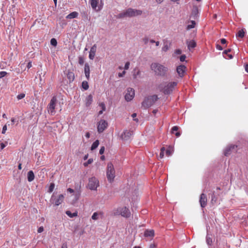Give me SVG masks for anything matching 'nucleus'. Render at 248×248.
<instances>
[{
    "instance_id": "obj_29",
    "label": "nucleus",
    "mask_w": 248,
    "mask_h": 248,
    "mask_svg": "<svg viewBox=\"0 0 248 248\" xmlns=\"http://www.w3.org/2000/svg\"><path fill=\"white\" fill-rule=\"evenodd\" d=\"M67 77L70 81H73L75 78L74 74L71 71H68L67 73Z\"/></svg>"
},
{
    "instance_id": "obj_47",
    "label": "nucleus",
    "mask_w": 248,
    "mask_h": 248,
    "mask_svg": "<svg viewBox=\"0 0 248 248\" xmlns=\"http://www.w3.org/2000/svg\"><path fill=\"white\" fill-rule=\"evenodd\" d=\"M44 231V227L43 226H41L40 227L38 230H37V232L38 233H41L42 232H43Z\"/></svg>"
},
{
    "instance_id": "obj_54",
    "label": "nucleus",
    "mask_w": 248,
    "mask_h": 248,
    "mask_svg": "<svg viewBox=\"0 0 248 248\" xmlns=\"http://www.w3.org/2000/svg\"><path fill=\"white\" fill-rule=\"evenodd\" d=\"M156 245L155 244H151L149 248H156Z\"/></svg>"
},
{
    "instance_id": "obj_44",
    "label": "nucleus",
    "mask_w": 248,
    "mask_h": 248,
    "mask_svg": "<svg viewBox=\"0 0 248 248\" xmlns=\"http://www.w3.org/2000/svg\"><path fill=\"white\" fill-rule=\"evenodd\" d=\"M142 40L145 44H147L148 43L149 39L148 37H145L142 39Z\"/></svg>"
},
{
    "instance_id": "obj_16",
    "label": "nucleus",
    "mask_w": 248,
    "mask_h": 248,
    "mask_svg": "<svg viewBox=\"0 0 248 248\" xmlns=\"http://www.w3.org/2000/svg\"><path fill=\"white\" fill-rule=\"evenodd\" d=\"M96 45L94 44L91 48L89 52V57L91 60H93L95 55L96 51Z\"/></svg>"
},
{
    "instance_id": "obj_41",
    "label": "nucleus",
    "mask_w": 248,
    "mask_h": 248,
    "mask_svg": "<svg viewBox=\"0 0 248 248\" xmlns=\"http://www.w3.org/2000/svg\"><path fill=\"white\" fill-rule=\"evenodd\" d=\"M7 74V73L5 71H1L0 72V78H2L5 76H6Z\"/></svg>"
},
{
    "instance_id": "obj_60",
    "label": "nucleus",
    "mask_w": 248,
    "mask_h": 248,
    "mask_svg": "<svg viewBox=\"0 0 248 248\" xmlns=\"http://www.w3.org/2000/svg\"><path fill=\"white\" fill-rule=\"evenodd\" d=\"M125 74V72L124 71L122 73H119V77H122Z\"/></svg>"
},
{
    "instance_id": "obj_59",
    "label": "nucleus",
    "mask_w": 248,
    "mask_h": 248,
    "mask_svg": "<svg viewBox=\"0 0 248 248\" xmlns=\"http://www.w3.org/2000/svg\"><path fill=\"white\" fill-rule=\"evenodd\" d=\"M27 66L28 68H29V69L32 66L31 62H28Z\"/></svg>"
},
{
    "instance_id": "obj_20",
    "label": "nucleus",
    "mask_w": 248,
    "mask_h": 248,
    "mask_svg": "<svg viewBox=\"0 0 248 248\" xmlns=\"http://www.w3.org/2000/svg\"><path fill=\"white\" fill-rule=\"evenodd\" d=\"M104 213L103 212H94L92 216V218L93 220H96L99 218V216L102 217Z\"/></svg>"
},
{
    "instance_id": "obj_57",
    "label": "nucleus",
    "mask_w": 248,
    "mask_h": 248,
    "mask_svg": "<svg viewBox=\"0 0 248 248\" xmlns=\"http://www.w3.org/2000/svg\"><path fill=\"white\" fill-rule=\"evenodd\" d=\"M5 147V145L3 142L0 143V148L3 149Z\"/></svg>"
},
{
    "instance_id": "obj_43",
    "label": "nucleus",
    "mask_w": 248,
    "mask_h": 248,
    "mask_svg": "<svg viewBox=\"0 0 248 248\" xmlns=\"http://www.w3.org/2000/svg\"><path fill=\"white\" fill-rule=\"evenodd\" d=\"M99 106L101 108H102V110H105L106 109V106H105V105L104 103H101L99 104Z\"/></svg>"
},
{
    "instance_id": "obj_46",
    "label": "nucleus",
    "mask_w": 248,
    "mask_h": 248,
    "mask_svg": "<svg viewBox=\"0 0 248 248\" xmlns=\"http://www.w3.org/2000/svg\"><path fill=\"white\" fill-rule=\"evenodd\" d=\"M104 151H105V147L104 146H102L101 147V148L99 150V154L100 155H102L103 154H104Z\"/></svg>"
},
{
    "instance_id": "obj_55",
    "label": "nucleus",
    "mask_w": 248,
    "mask_h": 248,
    "mask_svg": "<svg viewBox=\"0 0 248 248\" xmlns=\"http://www.w3.org/2000/svg\"><path fill=\"white\" fill-rule=\"evenodd\" d=\"M61 248H67V244L65 243L62 244Z\"/></svg>"
},
{
    "instance_id": "obj_42",
    "label": "nucleus",
    "mask_w": 248,
    "mask_h": 248,
    "mask_svg": "<svg viewBox=\"0 0 248 248\" xmlns=\"http://www.w3.org/2000/svg\"><path fill=\"white\" fill-rule=\"evenodd\" d=\"M78 63L80 65H82L83 64V63H84V59H83V58L82 57H79Z\"/></svg>"
},
{
    "instance_id": "obj_37",
    "label": "nucleus",
    "mask_w": 248,
    "mask_h": 248,
    "mask_svg": "<svg viewBox=\"0 0 248 248\" xmlns=\"http://www.w3.org/2000/svg\"><path fill=\"white\" fill-rule=\"evenodd\" d=\"M50 44L52 46H56L57 45V41L56 39L52 38L50 40Z\"/></svg>"
},
{
    "instance_id": "obj_48",
    "label": "nucleus",
    "mask_w": 248,
    "mask_h": 248,
    "mask_svg": "<svg viewBox=\"0 0 248 248\" xmlns=\"http://www.w3.org/2000/svg\"><path fill=\"white\" fill-rule=\"evenodd\" d=\"M171 154V152L170 150L168 149L166 151V155L167 156H169Z\"/></svg>"
},
{
    "instance_id": "obj_27",
    "label": "nucleus",
    "mask_w": 248,
    "mask_h": 248,
    "mask_svg": "<svg viewBox=\"0 0 248 248\" xmlns=\"http://www.w3.org/2000/svg\"><path fill=\"white\" fill-rule=\"evenodd\" d=\"M188 23H190V24H188L186 26V29L187 30H189L191 29L195 28V25H196V22L195 21H194V20L188 21Z\"/></svg>"
},
{
    "instance_id": "obj_10",
    "label": "nucleus",
    "mask_w": 248,
    "mask_h": 248,
    "mask_svg": "<svg viewBox=\"0 0 248 248\" xmlns=\"http://www.w3.org/2000/svg\"><path fill=\"white\" fill-rule=\"evenodd\" d=\"M108 126V123L104 120H101L98 123L97 131L99 133H102Z\"/></svg>"
},
{
    "instance_id": "obj_8",
    "label": "nucleus",
    "mask_w": 248,
    "mask_h": 248,
    "mask_svg": "<svg viewBox=\"0 0 248 248\" xmlns=\"http://www.w3.org/2000/svg\"><path fill=\"white\" fill-rule=\"evenodd\" d=\"M99 186V181L95 177L89 179L88 184V188L91 190H95Z\"/></svg>"
},
{
    "instance_id": "obj_3",
    "label": "nucleus",
    "mask_w": 248,
    "mask_h": 248,
    "mask_svg": "<svg viewBox=\"0 0 248 248\" xmlns=\"http://www.w3.org/2000/svg\"><path fill=\"white\" fill-rule=\"evenodd\" d=\"M178 82L177 81L170 82L166 83V85L163 86L161 84L159 86V88L161 91L165 94H169L171 93L174 90L175 88L177 86Z\"/></svg>"
},
{
    "instance_id": "obj_17",
    "label": "nucleus",
    "mask_w": 248,
    "mask_h": 248,
    "mask_svg": "<svg viewBox=\"0 0 248 248\" xmlns=\"http://www.w3.org/2000/svg\"><path fill=\"white\" fill-rule=\"evenodd\" d=\"M132 133L130 131L125 130L122 133L121 138L124 140H127L132 136Z\"/></svg>"
},
{
    "instance_id": "obj_45",
    "label": "nucleus",
    "mask_w": 248,
    "mask_h": 248,
    "mask_svg": "<svg viewBox=\"0 0 248 248\" xmlns=\"http://www.w3.org/2000/svg\"><path fill=\"white\" fill-rule=\"evenodd\" d=\"M129 65H130V62H126L124 65V69L127 70L129 67Z\"/></svg>"
},
{
    "instance_id": "obj_52",
    "label": "nucleus",
    "mask_w": 248,
    "mask_h": 248,
    "mask_svg": "<svg viewBox=\"0 0 248 248\" xmlns=\"http://www.w3.org/2000/svg\"><path fill=\"white\" fill-rule=\"evenodd\" d=\"M220 42L222 44H225L227 42V41L224 38H222L221 40H220Z\"/></svg>"
},
{
    "instance_id": "obj_14",
    "label": "nucleus",
    "mask_w": 248,
    "mask_h": 248,
    "mask_svg": "<svg viewBox=\"0 0 248 248\" xmlns=\"http://www.w3.org/2000/svg\"><path fill=\"white\" fill-rule=\"evenodd\" d=\"M198 14H199L198 7L197 6H194L193 7L190 17L194 19H196L198 17Z\"/></svg>"
},
{
    "instance_id": "obj_2",
    "label": "nucleus",
    "mask_w": 248,
    "mask_h": 248,
    "mask_svg": "<svg viewBox=\"0 0 248 248\" xmlns=\"http://www.w3.org/2000/svg\"><path fill=\"white\" fill-rule=\"evenodd\" d=\"M142 14V11L139 10L129 8L126 10L125 11L119 14L117 16L118 18H124L125 17H133L137 16L140 15Z\"/></svg>"
},
{
    "instance_id": "obj_11",
    "label": "nucleus",
    "mask_w": 248,
    "mask_h": 248,
    "mask_svg": "<svg viewBox=\"0 0 248 248\" xmlns=\"http://www.w3.org/2000/svg\"><path fill=\"white\" fill-rule=\"evenodd\" d=\"M135 95V91L133 89L129 88L127 89V93L125 95V99L127 101L132 100Z\"/></svg>"
},
{
    "instance_id": "obj_35",
    "label": "nucleus",
    "mask_w": 248,
    "mask_h": 248,
    "mask_svg": "<svg viewBox=\"0 0 248 248\" xmlns=\"http://www.w3.org/2000/svg\"><path fill=\"white\" fill-rule=\"evenodd\" d=\"M82 88L85 90H87V89H88L89 85H88V83L87 81H83L82 83Z\"/></svg>"
},
{
    "instance_id": "obj_23",
    "label": "nucleus",
    "mask_w": 248,
    "mask_h": 248,
    "mask_svg": "<svg viewBox=\"0 0 248 248\" xmlns=\"http://www.w3.org/2000/svg\"><path fill=\"white\" fill-rule=\"evenodd\" d=\"M27 178L29 182L32 181L34 179V174L32 170H30L27 174Z\"/></svg>"
},
{
    "instance_id": "obj_21",
    "label": "nucleus",
    "mask_w": 248,
    "mask_h": 248,
    "mask_svg": "<svg viewBox=\"0 0 248 248\" xmlns=\"http://www.w3.org/2000/svg\"><path fill=\"white\" fill-rule=\"evenodd\" d=\"M84 73L86 78L88 80L90 78V67L87 63L85 64Z\"/></svg>"
},
{
    "instance_id": "obj_5",
    "label": "nucleus",
    "mask_w": 248,
    "mask_h": 248,
    "mask_svg": "<svg viewBox=\"0 0 248 248\" xmlns=\"http://www.w3.org/2000/svg\"><path fill=\"white\" fill-rule=\"evenodd\" d=\"M115 170L113 164L110 162L108 164L107 168V177L108 180L112 183L115 177Z\"/></svg>"
},
{
    "instance_id": "obj_7",
    "label": "nucleus",
    "mask_w": 248,
    "mask_h": 248,
    "mask_svg": "<svg viewBox=\"0 0 248 248\" xmlns=\"http://www.w3.org/2000/svg\"><path fill=\"white\" fill-rule=\"evenodd\" d=\"M91 5L93 10L100 11L103 6V0H91Z\"/></svg>"
},
{
    "instance_id": "obj_4",
    "label": "nucleus",
    "mask_w": 248,
    "mask_h": 248,
    "mask_svg": "<svg viewBox=\"0 0 248 248\" xmlns=\"http://www.w3.org/2000/svg\"><path fill=\"white\" fill-rule=\"evenodd\" d=\"M113 214L115 216H119L128 218L131 216V213L129 209L126 207H119L113 210Z\"/></svg>"
},
{
    "instance_id": "obj_49",
    "label": "nucleus",
    "mask_w": 248,
    "mask_h": 248,
    "mask_svg": "<svg viewBox=\"0 0 248 248\" xmlns=\"http://www.w3.org/2000/svg\"><path fill=\"white\" fill-rule=\"evenodd\" d=\"M186 58V55H183L181 56V57L180 58V60L181 62H184V61H185Z\"/></svg>"
},
{
    "instance_id": "obj_63",
    "label": "nucleus",
    "mask_w": 248,
    "mask_h": 248,
    "mask_svg": "<svg viewBox=\"0 0 248 248\" xmlns=\"http://www.w3.org/2000/svg\"><path fill=\"white\" fill-rule=\"evenodd\" d=\"M79 195H80V193L79 192L76 194V197L77 200L78 199V198L79 197Z\"/></svg>"
},
{
    "instance_id": "obj_33",
    "label": "nucleus",
    "mask_w": 248,
    "mask_h": 248,
    "mask_svg": "<svg viewBox=\"0 0 248 248\" xmlns=\"http://www.w3.org/2000/svg\"><path fill=\"white\" fill-rule=\"evenodd\" d=\"M148 97L150 99H151V100L152 102L153 103V104L158 99V97H157V96L156 95H153L150 96H149Z\"/></svg>"
},
{
    "instance_id": "obj_9",
    "label": "nucleus",
    "mask_w": 248,
    "mask_h": 248,
    "mask_svg": "<svg viewBox=\"0 0 248 248\" xmlns=\"http://www.w3.org/2000/svg\"><path fill=\"white\" fill-rule=\"evenodd\" d=\"M237 145H230L225 148L224 151V154L225 156H228L232 153H236L237 151Z\"/></svg>"
},
{
    "instance_id": "obj_40",
    "label": "nucleus",
    "mask_w": 248,
    "mask_h": 248,
    "mask_svg": "<svg viewBox=\"0 0 248 248\" xmlns=\"http://www.w3.org/2000/svg\"><path fill=\"white\" fill-rule=\"evenodd\" d=\"M55 185L53 183H51L49 186L48 192H51L54 188Z\"/></svg>"
},
{
    "instance_id": "obj_22",
    "label": "nucleus",
    "mask_w": 248,
    "mask_h": 248,
    "mask_svg": "<svg viewBox=\"0 0 248 248\" xmlns=\"http://www.w3.org/2000/svg\"><path fill=\"white\" fill-rule=\"evenodd\" d=\"M93 102V96L91 94L89 95L85 100V105L86 107H89Z\"/></svg>"
},
{
    "instance_id": "obj_18",
    "label": "nucleus",
    "mask_w": 248,
    "mask_h": 248,
    "mask_svg": "<svg viewBox=\"0 0 248 248\" xmlns=\"http://www.w3.org/2000/svg\"><path fill=\"white\" fill-rule=\"evenodd\" d=\"M64 200V196L62 194L59 195L58 198L55 200L54 204L56 206H58L61 204Z\"/></svg>"
},
{
    "instance_id": "obj_34",
    "label": "nucleus",
    "mask_w": 248,
    "mask_h": 248,
    "mask_svg": "<svg viewBox=\"0 0 248 248\" xmlns=\"http://www.w3.org/2000/svg\"><path fill=\"white\" fill-rule=\"evenodd\" d=\"M231 51V49H228L227 50H225L223 52V53L226 54L228 56L229 59H232L233 57L232 55L229 54V53Z\"/></svg>"
},
{
    "instance_id": "obj_6",
    "label": "nucleus",
    "mask_w": 248,
    "mask_h": 248,
    "mask_svg": "<svg viewBox=\"0 0 248 248\" xmlns=\"http://www.w3.org/2000/svg\"><path fill=\"white\" fill-rule=\"evenodd\" d=\"M57 99L56 96H53L47 106V110L49 113L53 115L55 114V108L57 103Z\"/></svg>"
},
{
    "instance_id": "obj_58",
    "label": "nucleus",
    "mask_w": 248,
    "mask_h": 248,
    "mask_svg": "<svg viewBox=\"0 0 248 248\" xmlns=\"http://www.w3.org/2000/svg\"><path fill=\"white\" fill-rule=\"evenodd\" d=\"M67 191L70 192V193H73L74 190L73 189L71 188H68L67 189Z\"/></svg>"
},
{
    "instance_id": "obj_36",
    "label": "nucleus",
    "mask_w": 248,
    "mask_h": 248,
    "mask_svg": "<svg viewBox=\"0 0 248 248\" xmlns=\"http://www.w3.org/2000/svg\"><path fill=\"white\" fill-rule=\"evenodd\" d=\"M165 151V147H162L161 148V150H160V154H159V157L160 158H163L164 156V151Z\"/></svg>"
},
{
    "instance_id": "obj_19",
    "label": "nucleus",
    "mask_w": 248,
    "mask_h": 248,
    "mask_svg": "<svg viewBox=\"0 0 248 248\" xmlns=\"http://www.w3.org/2000/svg\"><path fill=\"white\" fill-rule=\"evenodd\" d=\"M186 44L187 45L188 49L190 50L191 49L194 48L196 46V43L193 40H191L190 41H187L186 42Z\"/></svg>"
},
{
    "instance_id": "obj_62",
    "label": "nucleus",
    "mask_w": 248,
    "mask_h": 248,
    "mask_svg": "<svg viewBox=\"0 0 248 248\" xmlns=\"http://www.w3.org/2000/svg\"><path fill=\"white\" fill-rule=\"evenodd\" d=\"M85 137L87 138H89L90 137V134L89 133V132H87L85 134Z\"/></svg>"
},
{
    "instance_id": "obj_64",
    "label": "nucleus",
    "mask_w": 248,
    "mask_h": 248,
    "mask_svg": "<svg viewBox=\"0 0 248 248\" xmlns=\"http://www.w3.org/2000/svg\"><path fill=\"white\" fill-rule=\"evenodd\" d=\"M215 199V196L214 194H213V196L212 197V200H211L212 202H213L214 201L215 202H216V199Z\"/></svg>"
},
{
    "instance_id": "obj_38",
    "label": "nucleus",
    "mask_w": 248,
    "mask_h": 248,
    "mask_svg": "<svg viewBox=\"0 0 248 248\" xmlns=\"http://www.w3.org/2000/svg\"><path fill=\"white\" fill-rule=\"evenodd\" d=\"M93 162V159L90 158L86 162L84 163L83 165L85 167H87L88 165L91 164Z\"/></svg>"
},
{
    "instance_id": "obj_15",
    "label": "nucleus",
    "mask_w": 248,
    "mask_h": 248,
    "mask_svg": "<svg viewBox=\"0 0 248 248\" xmlns=\"http://www.w3.org/2000/svg\"><path fill=\"white\" fill-rule=\"evenodd\" d=\"M153 105L151 99L149 97L145 98L142 103V107L145 108H147Z\"/></svg>"
},
{
    "instance_id": "obj_25",
    "label": "nucleus",
    "mask_w": 248,
    "mask_h": 248,
    "mask_svg": "<svg viewBox=\"0 0 248 248\" xmlns=\"http://www.w3.org/2000/svg\"><path fill=\"white\" fill-rule=\"evenodd\" d=\"M154 231L153 230H147L144 232V236L145 237H153L154 236Z\"/></svg>"
},
{
    "instance_id": "obj_39",
    "label": "nucleus",
    "mask_w": 248,
    "mask_h": 248,
    "mask_svg": "<svg viewBox=\"0 0 248 248\" xmlns=\"http://www.w3.org/2000/svg\"><path fill=\"white\" fill-rule=\"evenodd\" d=\"M25 96V94L22 93H20V94H18L17 96V98L18 100H20V99H22L23 98H24Z\"/></svg>"
},
{
    "instance_id": "obj_50",
    "label": "nucleus",
    "mask_w": 248,
    "mask_h": 248,
    "mask_svg": "<svg viewBox=\"0 0 248 248\" xmlns=\"http://www.w3.org/2000/svg\"><path fill=\"white\" fill-rule=\"evenodd\" d=\"M6 130H7V125L5 124L3 126V127L2 128V133L5 134Z\"/></svg>"
},
{
    "instance_id": "obj_13",
    "label": "nucleus",
    "mask_w": 248,
    "mask_h": 248,
    "mask_svg": "<svg viewBox=\"0 0 248 248\" xmlns=\"http://www.w3.org/2000/svg\"><path fill=\"white\" fill-rule=\"evenodd\" d=\"M207 201V199L206 195L204 193H202L200 196V201H199L201 206L202 208H204L206 206Z\"/></svg>"
},
{
    "instance_id": "obj_51",
    "label": "nucleus",
    "mask_w": 248,
    "mask_h": 248,
    "mask_svg": "<svg viewBox=\"0 0 248 248\" xmlns=\"http://www.w3.org/2000/svg\"><path fill=\"white\" fill-rule=\"evenodd\" d=\"M169 49L168 45H165L162 47V50L164 51H167Z\"/></svg>"
},
{
    "instance_id": "obj_32",
    "label": "nucleus",
    "mask_w": 248,
    "mask_h": 248,
    "mask_svg": "<svg viewBox=\"0 0 248 248\" xmlns=\"http://www.w3.org/2000/svg\"><path fill=\"white\" fill-rule=\"evenodd\" d=\"M99 143L98 140H96L93 142L91 146V150H93L95 149L98 147Z\"/></svg>"
},
{
    "instance_id": "obj_61",
    "label": "nucleus",
    "mask_w": 248,
    "mask_h": 248,
    "mask_svg": "<svg viewBox=\"0 0 248 248\" xmlns=\"http://www.w3.org/2000/svg\"><path fill=\"white\" fill-rule=\"evenodd\" d=\"M245 68L246 71L248 73V64H247L245 65Z\"/></svg>"
},
{
    "instance_id": "obj_26",
    "label": "nucleus",
    "mask_w": 248,
    "mask_h": 248,
    "mask_svg": "<svg viewBox=\"0 0 248 248\" xmlns=\"http://www.w3.org/2000/svg\"><path fill=\"white\" fill-rule=\"evenodd\" d=\"M178 127L177 126H174L171 128V133L174 134L177 137H178L180 135V132H178Z\"/></svg>"
},
{
    "instance_id": "obj_53",
    "label": "nucleus",
    "mask_w": 248,
    "mask_h": 248,
    "mask_svg": "<svg viewBox=\"0 0 248 248\" xmlns=\"http://www.w3.org/2000/svg\"><path fill=\"white\" fill-rule=\"evenodd\" d=\"M216 47H217V48L218 49V50H221L223 49V47H221L218 44H217L216 45Z\"/></svg>"
},
{
    "instance_id": "obj_28",
    "label": "nucleus",
    "mask_w": 248,
    "mask_h": 248,
    "mask_svg": "<svg viewBox=\"0 0 248 248\" xmlns=\"http://www.w3.org/2000/svg\"><path fill=\"white\" fill-rule=\"evenodd\" d=\"M140 71L138 68H135L133 70V78L136 79L138 76H140Z\"/></svg>"
},
{
    "instance_id": "obj_12",
    "label": "nucleus",
    "mask_w": 248,
    "mask_h": 248,
    "mask_svg": "<svg viewBox=\"0 0 248 248\" xmlns=\"http://www.w3.org/2000/svg\"><path fill=\"white\" fill-rule=\"evenodd\" d=\"M186 67L183 65H180L177 67L176 71L179 76L182 78L184 76Z\"/></svg>"
},
{
    "instance_id": "obj_31",
    "label": "nucleus",
    "mask_w": 248,
    "mask_h": 248,
    "mask_svg": "<svg viewBox=\"0 0 248 248\" xmlns=\"http://www.w3.org/2000/svg\"><path fill=\"white\" fill-rule=\"evenodd\" d=\"M245 31L243 29H242L238 31L237 33L236 34V37H239L241 38H243L245 36Z\"/></svg>"
},
{
    "instance_id": "obj_30",
    "label": "nucleus",
    "mask_w": 248,
    "mask_h": 248,
    "mask_svg": "<svg viewBox=\"0 0 248 248\" xmlns=\"http://www.w3.org/2000/svg\"><path fill=\"white\" fill-rule=\"evenodd\" d=\"M66 214L70 217H73L78 216V212H76L72 213L70 211H66L65 212Z\"/></svg>"
},
{
    "instance_id": "obj_24",
    "label": "nucleus",
    "mask_w": 248,
    "mask_h": 248,
    "mask_svg": "<svg viewBox=\"0 0 248 248\" xmlns=\"http://www.w3.org/2000/svg\"><path fill=\"white\" fill-rule=\"evenodd\" d=\"M78 12H73L71 13L70 14H69V15H68L66 16V18L67 19H72V18H76L78 17Z\"/></svg>"
},
{
    "instance_id": "obj_1",
    "label": "nucleus",
    "mask_w": 248,
    "mask_h": 248,
    "mask_svg": "<svg viewBox=\"0 0 248 248\" xmlns=\"http://www.w3.org/2000/svg\"><path fill=\"white\" fill-rule=\"evenodd\" d=\"M151 69L154 71L155 75L161 77H165L168 71L167 67L156 62L152 63Z\"/></svg>"
},
{
    "instance_id": "obj_56",
    "label": "nucleus",
    "mask_w": 248,
    "mask_h": 248,
    "mask_svg": "<svg viewBox=\"0 0 248 248\" xmlns=\"http://www.w3.org/2000/svg\"><path fill=\"white\" fill-rule=\"evenodd\" d=\"M181 52H182V51L180 49H177L175 50V53L176 54H178V55L180 54H181Z\"/></svg>"
}]
</instances>
